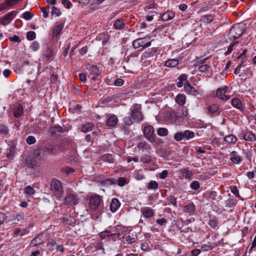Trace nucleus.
<instances>
[{
  "mask_svg": "<svg viewBox=\"0 0 256 256\" xmlns=\"http://www.w3.org/2000/svg\"><path fill=\"white\" fill-rule=\"evenodd\" d=\"M175 101L179 106V108L176 111V116L180 118L186 116L188 112L186 108L184 106L186 101V96L184 94H178L176 97Z\"/></svg>",
  "mask_w": 256,
  "mask_h": 256,
  "instance_id": "nucleus-1",
  "label": "nucleus"
},
{
  "mask_svg": "<svg viewBox=\"0 0 256 256\" xmlns=\"http://www.w3.org/2000/svg\"><path fill=\"white\" fill-rule=\"evenodd\" d=\"M50 189L54 195L60 198L64 194L63 186L62 182L54 178L50 182Z\"/></svg>",
  "mask_w": 256,
  "mask_h": 256,
  "instance_id": "nucleus-2",
  "label": "nucleus"
},
{
  "mask_svg": "<svg viewBox=\"0 0 256 256\" xmlns=\"http://www.w3.org/2000/svg\"><path fill=\"white\" fill-rule=\"evenodd\" d=\"M158 50L153 48L145 52L142 56V62L144 64H148L150 62L154 61L158 54Z\"/></svg>",
  "mask_w": 256,
  "mask_h": 256,
  "instance_id": "nucleus-3",
  "label": "nucleus"
},
{
  "mask_svg": "<svg viewBox=\"0 0 256 256\" xmlns=\"http://www.w3.org/2000/svg\"><path fill=\"white\" fill-rule=\"evenodd\" d=\"M78 202V196L75 193L71 190H67L66 196L64 200V205L72 206L76 204Z\"/></svg>",
  "mask_w": 256,
  "mask_h": 256,
  "instance_id": "nucleus-4",
  "label": "nucleus"
},
{
  "mask_svg": "<svg viewBox=\"0 0 256 256\" xmlns=\"http://www.w3.org/2000/svg\"><path fill=\"white\" fill-rule=\"evenodd\" d=\"M243 32L242 26L240 24H234L230 28L228 36L230 40H234L238 38Z\"/></svg>",
  "mask_w": 256,
  "mask_h": 256,
  "instance_id": "nucleus-5",
  "label": "nucleus"
},
{
  "mask_svg": "<svg viewBox=\"0 0 256 256\" xmlns=\"http://www.w3.org/2000/svg\"><path fill=\"white\" fill-rule=\"evenodd\" d=\"M194 136V132L190 130H186L176 132L174 136V139L177 142H180L182 140H188L192 138Z\"/></svg>",
  "mask_w": 256,
  "mask_h": 256,
  "instance_id": "nucleus-6",
  "label": "nucleus"
},
{
  "mask_svg": "<svg viewBox=\"0 0 256 256\" xmlns=\"http://www.w3.org/2000/svg\"><path fill=\"white\" fill-rule=\"evenodd\" d=\"M140 110V106L137 104L131 108V117L134 120L137 122L142 121L144 119V116Z\"/></svg>",
  "mask_w": 256,
  "mask_h": 256,
  "instance_id": "nucleus-7",
  "label": "nucleus"
},
{
  "mask_svg": "<svg viewBox=\"0 0 256 256\" xmlns=\"http://www.w3.org/2000/svg\"><path fill=\"white\" fill-rule=\"evenodd\" d=\"M154 128L152 126H146L143 130L144 137L151 143L156 142Z\"/></svg>",
  "mask_w": 256,
  "mask_h": 256,
  "instance_id": "nucleus-8",
  "label": "nucleus"
},
{
  "mask_svg": "<svg viewBox=\"0 0 256 256\" xmlns=\"http://www.w3.org/2000/svg\"><path fill=\"white\" fill-rule=\"evenodd\" d=\"M86 70L89 72L91 79L96 80L100 72L96 66L88 64L86 66Z\"/></svg>",
  "mask_w": 256,
  "mask_h": 256,
  "instance_id": "nucleus-9",
  "label": "nucleus"
},
{
  "mask_svg": "<svg viewBox=\"0 0 256 256\" xmlns=\"http://www.w3.org/2000/svg\"><path fill=\"white\" fill-rule=\"evenodd\" d=\"M150 42H147L146 38H138L132 42V46L136 49L140 47L147 48L150 46Z\"/></svg>",
  "mask_w": 256,
  "mask_h": 256,
  "instance_id": "nucleus-10",
  "label": "nucleus"
},
{
  "mask_svg": "<svg viewBox=\"0 0 256 256\" xmlns=\"http://www.w3.org/2000/svg\"><path fill=\"white\" fill-rule=\"evenodd\" d=\"M100 201L101 200L99 196H92L90 199V208L92 210H95L98 209L100 204Z\"/></svg>",
  "mask_w": 256,
  "mask_h": 256,
  "instance_id": "nucleus-11",
  "label": "nucleus"
},
{
  "mask_svg": "<svg viewBox=\"0 0 256 256\" xmlns=\"http://www.w3.org/2000/svg\"><path fill=\"white\" fill-rule=\"evenodd\" d=\"M240 139L246 141H256V136L251 131L245 130L239 135Z\"/></svg>",
  "mask_w": 256,
  "mask_h": 256,
  "instance_id": "nucleus-12",
  "label": "nucleus"
},
{
  "mask_svg": "<svg viewBox=\"0 0 256 256\" xmlns=\"http://www.w3.org/2000/svg\"><path fill=\"white\" fill-rule=\"evenodd\" d=\"M16 12L12 11L0 18V24L6 26L10 24L15 16Z\"/></svg>",
  "mask_w": 256,
  "mask_h": 256,
  "instance_id": "nucleus-13",
  "label": "nucleus"
},
{
  "mask_svg": "<svg viewBox=\"0 0 256 256\" xmlns=\"http://www.w3.org/2000/svg\"><path fill=\"white\" fill-rule=\"evenodd\" d=\"M228 92V87L225 86L222 88H218L216 90V96L222 100H227L230 98V96L226 94Z\"/></svg>",
  "mask_w": 256,
  "mask_h": 256,
  "instance_id": "nucleus-14",
  "label": "nucleus"
},
{
  "mask_svg": "<svg viewBox=\"0 0 256 256\" xmlns=\"http://www.w3.org/2000/svg\"><path fill=\"white\" fill-rule=\"evenodd\" d=\"M230 160L234 164H239L242 161V158L236 151H232L230 154Z\"/></svg>",
  "mask_w": 256,
  "mask_h": 256,
  "instance_id": "nucleus-15",
  "label": "nucleus"
},
{
  "mask_svg": "<svg viewBox=\"0 0 256 256\" xmlns=\"http://www.w3.org/2000/svg\"><path fill=\"white\" fill-rule=\"evenodd\" d=\"M184 90L188 94L196 96L198 94V90L192 86L188 81L184 83Z\"/></svg>",
  "mask_w": 256,
  "mask_h": 256,
  "instance_id": "nucleus-16",
  "label": "nucleus"
},
{
  "mask_svg": "<svg viewBox=\"0 0 256 256\" xmlns=\"http://www.w3.org/2000/svg\"><path fill=\"white\" fill-rule=\"evenodd\" d=\"M136 146L138 150H142V152L146 151L150 152L152 150L150 146L145 141L138 142Z\"/></svg>",
  "mask_w": 256,
  "mask_h": 256,
  "instance_id": "nucleus-17",
  "label": "nucleus"
},
{
  "mask_svg": "<svg viewBox=\"0 0 256 256\" xmlns=\"http://www.w3.org/2000/svg\"><path fill=\"white\" fill-rule=\"evenodd\" d=\"M44 242V238L42 234H40L32 240L30 242V246H34L40 245Z\"/></svg>",
  "mask_w": 256,
  "mask_h": 256,
  "instance_id": "nucleus-18",
  "label": "nucleus"
},
{
  "mask_svg": "<svg viewBox=\"0 0 256 256\" xmlns=\"http://www.w3.org/2000/svg\"><path fill=\"white\" fill-rule=\"evenodd\" d=\"M231 104L234 108L238 109L240 112L244 110L242 104L240 99L238 98H234L231 100Z\"/></svg>",
  "mask_w": 256,
  "mask_h": 256,
  "instance_id": "nucleus-19",
  "label": "nucleus"
},
{
  "mask_svg": "<svg viewBox=\"0 0 256 256\" xmlns=\"http://www.w3.org/2000/svg\"><path fill=\"white\" fill-rule=\"evenodd\" d=\"M118 122V119L115 115L110 116L106 122V125L110 128L114 127Z\"/></svg>",
  "mask_w": 256,
  "mask_h": 256,
  "instance_id": "nucleus-20",
  "label": "nucleus"
},
{
  "mask_svg": "<svg viewBox=\"0 0 256 256\" xmlns=\"http://www.w3.org/2000/svg\"><path fill=\"white\" fill-rule=\"evenodd\" d=\"M46 156V150L44 149L38 148L34 152V158L40 160H42Z\"/></svg>",
  "mask_w": 256,
  "mask_h": 256,
  "instance_id": "nucleus-21",
  "label": "nucleus"
},
{
  "mask_svg": "<svg viewBox=\"0 0 256 256\" xmlns=\"http://www.w3.org/2000/svg\"><path fill=\"white\" fill-rule=\"evenodd\" d=\"M24 164L31 168H34L37 166V162L35 158L30 156H28L25 158Z\"/></svg>",
  "mask_w": 256,
  "mask_h": 256,
  "instance_id": "nucleus-22",
  "label": "nucleus"
},
{
  "mask_svg": "<svg viewBox=\"0 0 256 256\" xmlns=\"http://www.w3.org/2000/svg\"><path fill=\"white\" fill-rule=\"evenodd\" d=\"M175 16V13L171 10H168L164 12L161 16L162 20L168 21L172 19Z\"/></svg>",
  "mask_w": 256,
  "mask_h": 256,
  "instance_id": "nucleus-23",
  "label": "nucleus"
},
{
  "mask_svg": "<svg viewBox=\"0 0 256 256\" xmlns=\"http://www.w3.org/2000/svg\"><path fill=\"white\" fill-rule=\"evenodd\" d=\"M238 139L233 134H229L226 136L224 138V141L230 145L234 144H236Z\"/></svg>",
  "mask_w": 256,
  "mask_h": 256,
  "instance_id": "nucleus-24",
  "label": "nucleus"
},
{
  "mask_svg": "<svg viewBox=\"0 0 256 256\" xmlns=\"http://www.w3.org/2000/svg\"><path fill=\"white\" fill-rule=\"evenodd\" d=\"M141 212L144 216L146 218H150L154 216V212L152 210L148 207H144L141 208Z\"/></svg>",
  "mask_w": 256,
  "mask_h": 256,
  "instance_id": "nucleus-25",
  "label": "nucleus"
},
{
  "mask_svg": "<svg viewBox=\"0 0 256 256\" xmlns=\"http://www.w3.org/2000/svg\"><path fill=\"white\" fill-rule=\"evenodd\" d=\"M120 204L117 198H113L110 204V210L112 212H115L119 208Z\"/></svg>",
  "mask_w": 256,
  "mask_h": 256,
  "instance_id": "nucleus-26",
  "label": "nucleus"
},
{
  "mask_svg": "<svg viewBox=\"0 0 256 256\" xmlns=\"http://www.w3.org/2000/svg\"><path fill=\"white\" fill-rule=\"evenodd\" d=\"M113 26L116 30H119L124 28L125 24L122 19L118 18L114 22Z\"/></svg>",
  "mask_w": 256,
  "mask_h": 256,
  "instance_id": "nucleus-27",
  "label": "nucleus"
},
{
  "mask_svg": "<svg viewBox=\"0 0 256 256\" xmlns=\"http://www.w3.org/2000/svg\"><path fill=\"white\" fill-rule=\"evenodd\" d=\"M208 224L212 228H215L218 226V220L214 216H210Z\"/></svg>",
  "mask_w": 256,
  "mask_h": 256,
  "instance_id": "nucleus-28",
  "label": "nucleus"
},
{
  "mask_svg": "<svg viewBox=\"0 0 256 256\" xmlns=\"http://www.w3.org/2000/svg\"><path fill=\"white\" fill-rule=\"evenodd\" d=\"M178 59H169L166 62L164 66L168 68H174L178 66Z\"/></svg>",
  "mask_w": 256,
  "mask_h": 256,
  "instance_id": "nucleus-29",
  "label": "nucleus"
},
{
  "mask_svg": "<svg viewBox=\"0 0 256 256\" xmlns=\"http://www.w3.org/2000/svg\"><path fill=\"white\" fill-rule=\"evenodd\" d=\"M44 150H46V152H48L50 154H56V148L55 146L52 144H48L46 145Z\"/></svg>",
  "mask_w": 256,
  "mask_h": 256,
  "instance_id": "nucleus-30",
  "label": "nucleus"
},
{
  "mask_svg": "<svg viewBox=\"0 0 256 256\" xmlns=\"http://www.w3.org/2000/svg\"><path fill=\"white\" fill-rule=\"evenodd\" d=\"M101 160L104 162L114 163V158L112 154H106L101 156Z\"/></svg>",
  "mask_w": 256,
  "mask_h": 256,
  "instance_id": "nucleus-31",
  "label": "nucleus"
},
{
  "mask_svg": "<svg viewBox=\"0 0 256 256\" xmlns=\"http://www.w3.org/2000/svg\"><path fill=\"white\" fill-rule=\"evenodd\" d=\"M62 28V25L60 22H56L53 28L52 34L54 36H57L61 32Z\"/></svg>",
  "mask_w": 256,
  "mask_h": 256,
  "instance_id": "nucleus-32",
  "label": "nucleus"
},
{
  "mask_svg": "<svg viewBox=\"0 0 256 256\" xmlns=\"http://www.w3.org/2000/svg\"><path fill=\"white\" fill-rule=\"evenodd\" d=\"M214 16L212 14L202 16L200 20L204 23H210L214 20Z\"/></svg>",
  "mask_w": 256,
  "mask_h": 256,
  "instance_id": "nucleus-33",
  "label": "nucleus"
},
{
  "mask_svg": "<svg viewBox=\"0 0 256 256\" xmlns=\"http://www.w3.org/2000/svg\"><path fill=\"white\" fill-rule=\"evenodd\" d=\"M180 174L182 177H184L186 178H190L192 176V172L186 168H182L180 170Z\"/></svg>",
  "mask_w": 256,
  "mask_h": 256,
  "instance_id": "nucleus-34",
  "label": "nucleus"
},
{
  "mask_svg": "<svg viewBox=\"0 0 256 256\" xmlns=\"http://www.w3.org/2000/svg\"><path fill=\"white\" fill-rule=\"evenodd\" d=\"M94 127V124L92 122H89L82 126L81 131L83 132H87L91 131Z\"/></svg>",
  "mask_w": 256,
  "mask_h": 256,
  "instance_id": "nucleus-35",
  "label": "nucleus"
},
{
  "mask_svg": "<svg viewBox=\"0 0 256 256\" xmlns=\"http://www.w3.org/2000/svg\"><path fill=\"white\" fill-rule=\"evenodd\" d=\"M9 128L8 126L3 124H0V134L4 136H8L9 134Z\"/></svg>",
  "mask_w": 256,
  "mask_h": 256,
  "instance_id": "nucleus-36",
  "label": "nucleus"
},
{
  "mask_svg": "<svg viewBox=\"0 0 256 256\" xmlns=\"http://www.w3.org/2000/svg\"><path fill=\"white\" fill-rule=\"evenodd\" d=\"M187 79V76L185 74L180 75L178 77V82L176 84V86L178 88H181L184 85V82H186Z\"/></svg>",
  "mask_w": 256,
  "mask_h": 256,
  "instance_id": "nucleus-37",
  "label": "nucleus"
},
{
  "mask_svg": "<svg viewBox=\"0 0 256 256\" xmlns=\"http://www.w3.org/2000/svg\"><path fill=\"white\" fill-rule=\"evenodd\" d=\"M23 113V108L20 104H18L14 111V115L15 118H18Z\"/></svg>",
  "mask_w": 256,
  "mask_h": 256,
  "instance_id": "nucleus-38",
  "label": "nucleus"
},
{
  "mask_svg": "<svg viewBox=\"0 0 256 256\" xmlns=\"http://www.w3.org/2000/svg\"><path fill=\"white\" fill-rule=\"evenodd\" d=\"M53 56V50L50 48L48 47L45 50L44 56L46 61H48Z\"/></svg>",
  "mask_w": 256,
  "mask_h": 256,
  "instance_id": "nucleus-39",
  "label": "nucleus"
},
{
  "mask_svg": "<svg viewBox=\"0 0 256 256\" xmlns=\"http://www.w3.org/2000/svg\"><path fill=\"white\" fill-rule=\"evenodd\" d=\"M62 128L59 126H54L50 128V132L52 134H56L57 133L62 132Z\"/></svg>",
  "mask_w": 256,
  "mask_h": 256,
  "instance_id": "nucleus-40",
  "label": "nucleus"
},
{
  "mask_svg": "<svg viewBox=\"0 0 256 256\" xmlns=\"http://www.w3.org/2000/svg\"><path fill=\"white\" fill-rule=\"evenodd\" d=\"M208 110L209 113L214 114L218 112V106L216 104H212L208 107Z\"/></svg>",
  "mask_w": 256,
  "mask_h": 256,
  "instance_id": "nucleus-41",
  "label": "nucleus"
},
{
  "mask_svg": "<svg viewBox=\"0 0 256 256\" xmlns=\"http://www.w3.org/2000/svg\"><path fill=\"white\" fill-rule=\"evenodd\" d=\"M140 162L144 164H149L152 161V156L149 154H145L140 159Z\"/></svg>",
  "mask_w": 256,
  "mask_h": 256,
  "instance_id": "nucleus-42",
  "label": "nucleus"
},
{
  "mask_svg": "<svg viewBox=\"0 0 256 256\" xmlns=\"http://www.w3.org/2000/svg\"><path fill=\"white\" fill-rule=\"evenodd\" d=\"M158 184L156 181L151 180L148 184L147 188L149 190H156L158 188Z\"/></svg>",
  "mask_w": 256,
  "mask_h": 256,
  "instance_id": "nucleus-43",
  "label": "nucleus"
},
{
  "mask_svg": "<svg viewBox=\"0 0 256 256\" xmlns=\"http://www.w3.org/2000/svg\"><path fill=\"white\" fill-rule=\"evenodd\" d=\"M195 210L194 205L193 204H190L184 207V212L191 213L194 212Z\"/></svg>",
  "mask_w": 256,
  "mask_h": 256,
  "instance_id": "nucleus-44",
  "label": "nucleus"
},
{
  "mask_svg": "<svg viewBox=\"0 0 256 256\" xmlns=\"http://www.w3.org/2000/svg\"><path fill=\"white\" fill-rule=\"evenodd\" d=\"M158 134L160 136H164L168 134V130L166 128H160L158 130Z\"/></svg>",
  "mask_w": 256,
  "mask_h": 256,
  "instance_id": "nucleus-45",
  "label": "nucleus"
},
{
  "mask_svg": "<svg viewBox=\"0 0 256 256\" xmlns=\"http://www.w3.org/2000/svg\"><path fill=\"white\" fill-rule=\"evenodd\" d=\"M198 66V71L200 72H206L210 68V66L208 64L200 65Z\"/></svg>",
  "mask_w": 256,
  "mask_h": 256,
  "instance_id": "nucleus-46",
  "label": "nucleus"
},
{
  "mask_svg": "<svg viewBox=\"0 0 256 256\" xmlns=\"http://www.w3.org/2000/svg\"><path fill=\"white\" fill-rule=\"evenodd\" d=\"M166 200L174 206L176 207L177 206L176 198L175 196H170L166 198Z\"/></svg>",
  "mask_w": 256,
  "mask_h": 256,
  "instance_id": "nucleus-47",
  "label": "nucleus"
},
{
  "mask_svg": "<svg viewBox=\"0 0 256 256\" xmlns=\"http://www.w3.org/2000/svg\"><path fill=\"white\" fill-rule=\"evenodd\" d=\"M62 222L66 225H72V224L74 223L73 220H74L72 218L70 217L69 218L66 216H63L62 218Z\"/></svg>",
  "mask_w": 256,
  "mask_h": 256,
  "instance_id": "nucleus-48",
  "label": "nucleus"
},
{
  "mask_svg": "<svg viewBox=\"0 0 256 256\" xmlns=\"http://www.w3.org/2000/svg\"><path fill=\"white\" fill-rule=\"evenodd\" d=\"M24 192L26 194L32 196L34 194L35 190L31 186H28L25 188Z\"/></svg>",
  "mask_w": 256,
  "mask_h": 256,
  "instance_id": "nucleus-49",
  "label": "nucleus"
},
{
  "mask_svg": "<svg viewBox=\"0 0 256 256\" xmlns=\"http://www.w3.org/2000/svg\"><path fill=\"white\" fill-rule=\"evenodd\" d=\"M36 36V32L34 31H30L26 34V38L29 40H34Z\"/></svg>",
  "mask_w": 256,
  "mask_h": 256,
  "instance_id": "nucleus-50",
  "label": "nucleus"
},
{
  "mask_svg": "<svg viewBox=\"0 0 256 256\" xmlns=\"http://www.w3.org/2000/svg\"><path fill=\"white\" fill-rule=\"evenodd\" d=\"M128 182L126 179L123 177H120L118 180V184L120 186H124Z\"/></svg>",
  "mask_w": 256,
  "mask_h": 256,
  "instance_id": "nucleus-51",
  "label": "nucleus"
},
{
  "mask_svg": "<svg viewBox=\"0 0 256 256\" xmlns=\"http://www.w3.org/2000/svg\"><path fill=\"white\" fill-rule=\"evenodd\" d=\"M56 244H57L56 242H54L53 240H50L48 242L47 245H48V248L49 250H54L56 249Z\"/></svg>",
  "mask_w": 256,
  "mask_h": 256,
  "instance_id": "nucleus-52",
  "label": "nucleus"
},
{
  "mask_svg": "<svg viewBox=\"0 0 256 256\" xmlns=\"http://www.w3.org/2000/svg\"><path fill=\"white\" fill-rule=\"evenodd\" d=\"M52 11L51 12L52 15H56V16H58L60 15L61 12L60 10L54 6H52Z\"/></svg>",
  "mask_w": 256,
  "mask_h": 256,
  "instance_id": "nucleus-53",
  "label": "nucleus"
},
{
  "mask_svg": "<svg viewBox=\"0 0 256 256\" xmlns=\"http://www.w3.org/2000/svg\"><path fill=\"white\" fill-rule=\"evenodd\" d=\"M200 182L198 181H193L190 184V187L192 188L197 190L200 188Z\"/></svg>",
  "mask_w": 256,
  "mask_h": 256,
  "instance_id": "nucleus-54",
  "label": "nucleus"
},
{
  "mask_svg": "<svg viewBox=\"0 0 256 256\" xmlns=\"http://www.w3.org/2000/svg\"><path fill=\"white\" fill-rule=\"evenodd\" d=\"M230 190L232 194H234L238 198L240 197V196L239 194V191L236 186H230Z\"/></svg>",
  "mask_w": 256,
  "mask_h": 256,
  "instance_id": "nucleus-55",
  "label": "nucleus"
},
{
  "mask_svg": "<svg viewBox=\"0 0 256 256\" xmlns=\"http://www.w3.org/2000/svg\"><path fill=\"white\" fill-rule=\"evenodd\" d=\"M26 141L28 144H32L36 142V140L34 136H30L27 138Z\"/></svg>",
  "mask_w": 256,
  "mask_h": 256,
  "instance_id": "nucleus-56",
  "label": "nucleus"
},
{
  "mask_svg": "<svg viewBox=\"0 0 256 256\" xmlns=\"http://www.w3.org/2000/svg\"><path fill=\"white\" fill-rule=\"evenodd\" d=\"M214 246L210 244V243L205 244L202 246V249L203 250L207 251L211 250L213 248Z\"/></svg>",
  "mask_w": 256,
  "mask_h": 256,
  "instance_id": "nucleus-57",
  "label": "nucleus"
},
{
  "mask_svg": "<svg viewBox=\"0 0 256 256\" xmlns=\"http://www.w3.org/2000/svg\"><path fill=\"white\" fill-rule=\"evenodd\" d=\"M124 122L128 126H130L132 124V122L130 116H126L124 118Z\"/></svg>",
  "mask_w": 256,
  "mask_h": 256,
  "instance_id": "nucleus-58",
  "label": "nucleus"
},
{
  "mask_svg": "<svg viewBox=\"0 0 256 256\" xmlns=\"http://www.w3.org/2000/svg\"><path fill=\"white\" fill-rule=\"evenodd\" d=\"M20 0H6L4 3L8 7L14 5L15 4H16Z\"/></svg>",
  "mask_w": 256,
  "mask_h": 256,
  "instance_id": "nucleus-59",
  "label": "nucleus"
},
{
  "mask_svg": "<svg viewBox=\"0 0 256 256\" xmlns=\"http://www.w3.org/2000/svg\"><path fill=\"white\" fill-rule=\"evenodd\" d=\"M50 6H48L46 7H44L40 8L42 12H43V16L44 18H48V12H47V9H50Z\"/></svg>",
  "mask_w": 256,
  "mask_h": 256,
  "instance_id": "nucleus-60",
  "label": "nucleus"
},
{
  "mask_svg": "<svg viewBox=\"0 0 256 256\" xmlns=\"http://www.w3.org/2000/svg\"><path fill=\"white\" fill-rule=\"evenodd\" d=\"M237 42H236L230 45V46L228 48L227 50L225 52V54L226 56L229 54L232 51L234 45Z\"/></svg>",
  "mask_w": 256,
  "mask_h": 256,
  "instance_id": "nucleus-61",
  "label": "nucleus"
},
{
  "mask_svg": "<svg viewBox=\"0 0 256 256\" xmlns=\"http://www.w3.org/2000/svg\"><path fill=\"white\" fill-rule=\"evenodd\" d=\"M23 18L26 20H30L32 18V15L30 12L27 11L23 14Z\"/></svg>",
  "mask_w": 256,
  "mask_h": 256,
  "instance_id": "nucleus-62",
  "label": "nucleus"
},
{
  "mask_svg": "<svg viewBox=\"0 0 256 256\" xmlns=\"http://www.w3.org/2000/svg\"><path fill=\"white\" fill-rule=\"evenodd\" d=\"M135 178L138 180H142L144 178V176L142 172H138L136 174Z\"/></svg>",
  "mask_w": 256,
  "mask_h": 256,
  "instance_id": "nucleus-63",
  "label": "nucleus"
},
{
  "mask_svg": "<svg viewBox=\"0 0 256 256\" xmlns=\"http://www.w3.org/2000/svg\"><path fill=\"white\" fill-rule=\"evenodd\" d=\"M39 48L40 45L38 42H34L31 46L32 49L34 51H36L38 50Z\"/></svg>",
  "mask_w": 256,
  "mask_h": 256,
  "instance_id": "nucleus-64",
  "label": "nucleus"
}]
</instances>
